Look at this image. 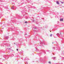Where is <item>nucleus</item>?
I'll return each instance as SVG.
<instances>
[{
    "label": "nucleus",
    "instance_id": "obj_19",
    "mask_svg": "<svg viewBox=\"0 0 64 64\" xmlns=\"http://www.w3.org/2000/svg\"><path fill=\"white\" fill-rule=\"evenodd\" d=\"M43 43H44V44H45V42H44Z\"/></svg>",
    "mask_w": 64,
    "mask_h": 64
},
{
    "label": "nucleus",
    "instance_id": "obj_20",
    "mask_svg": "<svg viewBox=\"0 0 64 64\" xmlns=\"http://www.w3.org/2000/svg\"><path fill=\"white\" fill-rule=\"evenodd\" d=\"M62 58H63V59H64V57Z\"/></svg>",
    "mask_w": 64,
    "mask_h": 64
},
{
    "label": "nucleus",
    "instance_id": "obj_11",
    "mask_svg": "<svg viewBox=\"0 0 64 64\" xmlns=\"http://www.w3.org/2000/svg\"><path fill=\"white\" fill-rule=\"evenodd\" d=\"M53 59H55V58H56V57H54V58H53Z\"/></svg>",
    "mask_w": 64,
    "mask_h": 64
},
{
    "label": "nucleus",
    "instance_id": "obj_2",
    "mask_svg": "<svg viewBox=\"0 0 64 64\" xmlns=\"http://www.w3.org/2000/svg\"><path fill=\"white\" fill-rule=\"evenodd\" d=\"M56 35H57L58 37H59L60 36V34H59V33H57L56 34Z\"/></svg>",
    "mask_w": 64,
    "mask_h": 64
},
{
    "label": "nucleus",
    "instance_id": "obj_3",
    "mask_svg": "<svg viewBox=\"0 0 64 64\" xmlns=\"http://www.w3.org/2000/svg\"><path fill=\"white\" fill-rule=\"evenodd\" d=\"M63 20V18H60V21H62Z\"/></svg>",
    "mask_w": 64,
    "mask_h": 64
},
{
    "label": "nucleus",
    "instance_id": "obj_15",
    "mask_svg": "<svg viewBox=\"0 0 64 64\" xmlns=\"http://www.w3.org/2000/svg\"><path fill=\"white\" fill-rule=\"evenodd\" d=\"M53 49H55V47H53Z\"/></svg>",
    "mask_w": 64,
    "mask_h": 64
},
{
    "label": "nucleus",
    "instance_id": "obj_18",
    "mask_svg": "<svg viewBox=\"0 0 64 64\" xmlns=\"http://www.w3.org/2000/svg\"><path fill=\"white\" fill-rule=\"evenodd\" d=\"M63 53V54H64V52H63V53Z\"/></svg>",
    "mask_w": 64,
    "mask_h": 64
},
{
    "label": "nucleus",
    "instance_id": "obj_9",
    "mask_svg": "<svg viewBox=\"0 0 64 64\" xmlns=\"http://www.w3.org/2000/svg\"><path fill=\"white\" fill-rule=\"evenodd\" d=\"M52 34H51L50 35V37H52Z\"/></svg>",
    "mask_w": 64,
    "mask_h": 64
},
{
    "label": "nucleus",
    "instance_id": "obj_12",
    "mask_svg": "<svg viewBox=\"0 0 64 64\" xmlns=\"http://www.w3.org/2000/svg\"><path fill=\"white\" fill-rule=\"evenodd\" d=\"M49 63H50V64H51V62H49Z\"/></svg>",
    "mask_w": 64,
    "mask_h": 64
},
{
    "label": "nucleus",
    "instance_id": "obj_10",
    "mask_svg": "<svg viewBox=\"0 0 64 64\" xmlns=\"http://www.w3.org/2000/svg\"><path fill=\"white\" fill-rule=\"evenodd\" d=\"M42 52H45V50H42Z\"/></svg>",
    "mask_w": 64,
    "mask_h": 64
},
{
    "label": "nucleus",
    "instance_id": "obj_21",
    "mask_svg": "<svg viewBox=\"0 0 64 64\" xmlns=\"http://www.w3.org/2000/svg\"><path fill=\"white\" fill-rule=\"evenodd\" d=\"M27 35V34H25V35Z\"/></svg>",
    "mask_w": 64,
    "mask_h": 64
},
{
    "label": "nucleus",
    "instance_id": "obj_25",
    "mask_svg": "<svg viewBox=\"0 0 64 64\" xmlns=\"http://www.w3.org/2000/svg\"><path fill=\"white\" fill-rule=\"evenodd\" d=\"M52 44H53V43H54V42H52Z\"/></svg>",
    "mask_w": 64,
    "mask_h": 64
},
{
    "label": "nucleus",
    "instance_id": "obj_8",
    "mask_svg": "<svg viewBox=\"0 0 64 64\" xmlns=\"http://www.w3.org/2000/svg\"><path fill=\"white\" fill-rule=\"evenodd\" d=\"M60 2L62 3V4H63V3H64V2Z\"/></svg>",
    "mask_w": 64,
    "mask_h": 64
},
{
    "label": "nucleus",
    "instance_id": "obj_17",
    "mask_svg": "<svg viewBox=\"0 0 64 64\" xmlns=\"http://www.w3.org/2000/svg\"><path fill=\"white\" fill-rule=\"evenodd\" d=\"M42 42H41V43H40V44H42Z\"/></svg>",
    "mask_w": 64,
    "mask_h": 64
},
{
    "label": "nucleus",
    "instance_id": "obj_22",
    "mask_svg": "<svg viewBox=\"0 0 64 64\" xmlns=\"http://www.w3.org/2000/svg\"><path fill=\"white\" fill-rule=\"evenodd\" d=\"M48 52H49V51L48 50Z\"/></svg>",
    "mask_w": 64,
    "mask_h": 64
},
{
    "label": "nucleus",
    "instance_id": "obj_5",
    "mask_svg": "<svg viewBox=\"0 0 64 64\" xmlns=\"http://www.w3.org/2000/svg\"><path fill=\"white\" fill-rule=\"evenodd\" d=\"M6 39H8V36H6Z\"/></svg>",
    "mask_w": 64,
    "mask_h": 64
},
{
    "label": "nucleus",
    "instance_id": "obj_23",
    "mask_svg": "<svg viewBox=\"0 0 64 64\" xmlns=\"http://www.w3.org/2000/svg\"><path fill=\"white\" fill-rule=\"evenodd\" d=\"M2 29H4V28H2Z\"/></svg>",
    "mask_w": 64,
    "mask_h": 64
},
{
    "label": "nucleus",
    "instance_id": "obj_27",
    "mask_svg": "<svg viewBox=\"0 0 64 64\" xmlns=\"http://www.w3.org/2000/svg\"><path fill=\"white\" fill-rule=\"evenodd\" d=\"M14 44H15V43H14Z\"/></svg>",
    "mask_w": 64,
    "mask_h": 64
},
{
    "label": "nucleus",
    "instance_id": "obj_24",
    "mask_svg": "<svg viewBox=\"0 0 64 64\" xmlns=\"http://www.w3.org/2000/svg\"><path fill=\"white\" fill-rule=\"evenodd\" d=\"M11 49V48H9V49Z\"/></svg>",
    "mask_w": 64,
    "mask_h": 64
},
{
    "label": "nucleus",
    "instance_id": "obj_13",
    "mask_svg": "<svg viewBox=\"0 0 64 64\" xmlns=\"http://www.w3.org/2000/svg\"><path fill=\"white\" fill-rule=\"evenodd\" d=\"M25 23H27V22H25Z\"/></svg>",
    "mask_w": 64,
    "mask_h": 64
},
{
    "label": "nucleus",
    "instance_id": "obj_7",
    "mask_svg": "<svg viewBox=\"0 0 64 64\" xmlns=\"http://www.w3.org/2000/svg\"><path fill=\"white\" fill-rule=\"evenodd\" d=\"M12 9H14V7L12 6Z\"/></svg>",
    "mask_w": 64,
    "mask_h": 64
},
{
    "label": "nucleus",
    "instance_id": "obj_6",
    "mask_svg": "<svg viewBox=\"0 0 64 64\" xmlns=\"http://www.w3.org/2000/svg\"><path fill=\"white\" fill-rule=\"evenodd\" d=\"M12 57H13V56H14V54H12Z\"/></svg>",
    "mask_w": 64,
    "mask_h": 64
},
{
    "label": "nucleus",
    "instance_id": "obj_26",
    "mask_svg": "<svg viewBox=\"0 0 64 64\" xmlns=\"http://www.w3.org/2000/svg\"><path fill=\"white\" fill-rule=\"evenodd\" d=\"M34 29H36V28H34Z\"/></svg>",
    "mask_w": 64,
    "mask_h": 64
},
{
    "label": "nucleus",
    "instance_id": "obj_14",
    "mask_svg": "<svg viewBox=\"0 0 64 64\" xmlns=\"http://www.w3.org/2000/svg\"><path fill=\"white\" fill-rule=\"evenodd\" d=\"M16 50L17 51H18V49H16Z\"/></svg>",
    "mask_w": 64,
    "mask_h": 64
},
{
    "label": "nucleus",
    "instance_id": "obj_4",
    "mask_svg": "<svg viewBox=\"0 0 64 64\" xmlns=\"http://www.w3.org/2000/svg\"><path fill=\"white\" fill-rule=\"evenodd\" d=\"M56 3L57 4H59V2H58V1H56Z\"/></svg>",
    "mask_w": 64,
    "mask_h": 64
},
{
    "label": "nucleus",
    "instance_id": "obj_16",
    "mask_svg": "<svg viewBox=\"0 0 64 64\" xmlns=\"http://www.w3.org/2000/svg\"><path fill=\"white\" fill-rule=\"evenodd\" d=\"M62 34H61L60 33V35H61Z\"/></svg>",
    "mask_w": 64,
    "mask_h": 64
},
{
    "label": "nucleus",
    "instance_id": "obj_1",
    "mask_svg": "<svg viewBox=\"0 0 64 64\" xmlns=\"http://www.w3.org/2000/svg\"><path fill=\"white\" fill-rule=\"evenodd\" d=\"M6 55H5L4 56V58L5 59H8V58L6 57Z\"/></svg>",
    "mask_w": 64,
    "mask_h": 64
}]
</instances>
